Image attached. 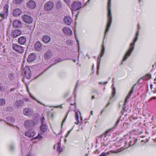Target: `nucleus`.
Segmentation results:
<instances>
[{
  "mask_svg": "<svg viewBox=\"0 0 156 156\" xmlns=\"http://www.w3.org/2000/svg\"><path fill=\"white\" fill-rule=\"evenodd\" d=\"M140 29V27L139 24H138L137 25V31L136 34V36L134 38L133 41L130 44L129 49L124 55L122 62L126 61L133 51L134 48L135 43L138 39L139 35V31Z\"/></svg>",
  "mask_w": 156,
  "mask_h": 156,
  "instance_id": "obj_1",
  "label": "nucleus"
},
{
  "mask_svg": "<svg viewBox=\"0 0 156 156\" xmlns=\"http://www.w3.org/2000/svg\"><path fill=\"white\" fill-rule=\"evenodd\" d=\"M111 0H108L107 9V20L106 25V27L104 34V39L106 35V33L109 30L112 22V16L111 10Z\"/></svg>",
  "mask_w": 156,
  "mask_h": 156,
  "instance_id": "obj_2",
  "label": "nucleus"
},
{
  "mask_svg": "<svg viewBox=\"0 0 156 156\" xmlns=\"http://www.w3.org/2000/svg\"><path fill=\"white\" fill-rule=\"evenodd\" d=\"M125 144L124 148H126L134 145L137 141V139L134 137H131L128 135L124 136L123 139Z\"/></svg>",
  "mask_w": 156,
  "mask_h": 156,
  "instance_id": "obj_3",
  "label": "nucleus"
},
{
  "mask_svg": "<svg viewBox=\"0 0 156 156\" xmlns=\"http://www.w3.org/2000/svg\"><path fill=\"white\" fill-rule=\"evenodd\" d=\"M21 19L23 22L29 24H31L33 21V18L30 15H23L22 16Z\"/></svg>",
  "mask_w": 156,
  "mask_h": 156,
  "instance_id": "obj_4",
  "label": "nucleus"
},
{
  "mask_svg": "<svg viewBox=\"0 0 156 156\" xmlns=\"http://www.w3.org/2000/svg\"><path fill=\"white\" fill-rule=\"evenodd\" d=\"M100 140L101 145L106 146L109 143V141L108 140V138L105 136L104 135H101L97 139L96 143H98V140Z\"/></svg>",
  "mask_w": 156,
  "mask_h": 156,
  "instance_id": "obj_5",
  "label": "nucleus"
},
{
  "mask_svg": "<svg viewBox=\"0 0 156 156\" xmlns=\"http://www.w3.org/2000/svg\"><path fill=\"white\" fill-rule=\"evenodd\" d=\"M82 3L79 1L73 2L71 4V9L72 11H76L79 10L82 6Z\"/></svg>",
  "mask_w": 156,
  "mask_h": 156,
  "instance_id": "obj_6",
  "label": "nucleus"
},
{
  "mask_svg": "<svg viewBox=\"0 0 156 156\" xmlns=\"http://www.w3.org/2000/svg\"><path fill=\"white\" fill-rule=\"evenodd\" d=\"M12 48L16 52L19 53H22L24 51V48L17 44L12 43Z\"/></svg>",
  "mask_w": 156,
  "mask_h": 156,
  "instance_id": "obj_7",
  "label": "nucleus"
},
{
  "mask_svg": "<svg viewBox=\"0 0 156 156\" xmlns=\"http://www.w3.org/2000/svg\"><path fill=\"white\" fill-rule=\"evenodd\" d=\"M35 123L34 121L31 120H28L25 121L23 125L27 129H32L34 126Z\"/></svg>",
  "mask_w": 156,
  "mask_h": 156,
  "instance_id": "obj_8",
  "label": "nucleus"
},
{
  "mask_svg": "<svg viewBox=\"0 0 156 156\" xmlns=\"http://www.w3.org/2000/svg\"><path fill=\"white\" fill-rule=\"evenodd\" d=\"M24 73L27 79H29L31 76V73L29 66H26L23 68Z\"/></svg>",
  "mask_w": 156,
  "mask_h": 156,
  "instance_id": "obj_9",
  "label": "nucleus"
},
{
  "mask_svg": "<svg viewBox=\"0 0 156 156\" xmlns=\"http://www.w3.org/2000/svg\"><path fill=\"white\" fill-rule=\"evenodd\" d=\"M25 132L24 135L29 138L32 137L34 136L35 132L32 129H29Z\"/></svg>",
  "mask_w": 156,
  "mask_h": 156,
  "instance_id": "obj_10",
  "label": "nucleus"
},
{
  "mask_svg": "<svg viewBox=\"0 0 156 156\" xmlns=\"http://www.w3.org/2000/svg\"><path fill=\"white\" fill-rule=\"evenodd\" d=\"M23 113L24 115L29 117L33 115V111L31 108H26L24 109Z\"/></svg>",
  "mask_w": 156,
  "mask_h": 156,
  "instance_id": "obj_11",
  "label": "nucleus"
},
{
  "mask_svg": "<svg viewBox=\"0 0 156 156\" xmlns=\"http://www.w3.org/2000/svg\"><path fill=\"white\" fill-rule=\"evenodd\" d=\"M53 3L51 1H48L45 4L44 8L45 10L50 11L53 9Z\"/></svg>",
  "mask_w": 156,
  "mask_h": 156,
  "instance_id": "obj_12",
  "label": "nucleus"
},
{
  "mask_svg": "<svg viewBox=\"0 0 156 156\" xmlns=\"http://www.w3.org/2000/svg\"><path fill=\"white\" fill-rule=\"evenodd\" d=\"M9 5H6L4 6V10H5V13L3 12H0V16L2 18L4 19L8 15Z\"/></svg>",
  "mask_w": 156,
  "mask_h": 156,
  "instance_id": "obj_13",
  "label": "nucleus"
},
{
  "mask_svg": "<svg viewBox=\"0 0 156 156\" xmlns=\"http://www.w3.org/2000/svg\"><path fill=\"white\" fill-rule=\"evenodd\" d=\"M119 120H118L116 122V124L112 128L108 130H107L104 134H102L101 135H104L105 136L107 137L110 136L112 133V130L113 128H114L115 127V126L117 125L118 123L119 122Z\"/></svg>",
  "mask_w": 156,
  "mask_h": 156,
  "instance_id": "obj_14",
  "label": "nucleus"
},
{
  "mask_svg": "<svg viewBox=\"0 0 156 156\" xmlns=\"http://www.w3.org/2000/svg\"><path fill=\"white\" fill-rule=\"evenodd\" d=\"M28 8L31 9H33L36 7V4L35 2L32 0H30L27 4Z\"/></svg>",
  "mask_w": 156,
  "mask_h": 156,
  "instance_id": "obj_15",
  "label": "nucleus"
},
{
  "mask_svg": "<svg viewBox=\"0 0 156 156\" xmlns=\"http://www.w3.org/2000/svg\"><path fill=\"white\" fill-rule=\"evenodd\" d=\"M21 34V32L19 30H15L12 31L11 36L13 38H15L20 35Z\"/></svg>",
  "mask_w": 156,
  "mask_h": 156,
  "instance_id": "obj_16",
  "label": "nucleus"
},
{
  "mask_svg": "<svg viewBox=\"0 0 156 156\" xmlns=\"http://www.w3.org/2000/svg\"><path fill=\"white\" fill-rule=\"evenodd\" d=\"M77 111V112L76 111H74L75 112V119L76 121V122H75V123L76 124L78 125L79 123L80 122H79V115H78V112H79L80 115V120H82V117L81 116V112H80V111H79V110H78Z\"/></svg>",
  "mask_w": 156,
  "mask_h": 156,
  "instance_id": "obj_17",
  "label": "nucleus"
},
{
  "mask_svg": "<svg viewBox=\"0 0 156 156\" xmlns=\"http://www.w3.org/2000/svg\"><path fill=\"white\" fill-rule=\"evenodd\" d=\"M12 25L15 28H20L21 27L22 23L19 20H14L13 22Z\"/></svg>",
  "mask_w": 156,
  "mask_h": 156,
  "instance_id": "obj_18",
  "label": "nucleus"
},
{
  "mask_svg": "<svg viewBox=\"0 0 156 156\" xmlns=\"http://www.w3.org/2000/svg\"><path fill=\"white\" fill-rule=\"evenodd\" d=\"M62 31L67 36L71 35L72 34V30L67 27H64L62 29Z\"/></svg>",
  "mask_w": 156,
  "mask_h": 156,
  "instance_id": "obj_19",
  "label": "nucleus"
},
{
  "mask_svg": "<svg viewBox=\"0 0 156 156\" xmlns=\"http://www.w3.org/2000/svg\"><path fill=\"white\" fill-rule=\"evenodd\" d=\"M36 58V55L34 53H32L30 54L27 58V61L29 62H30L34 61Z\"/></svg>",
  "mask_w": 156,
  "mask_h": 156,
  "instance_id": "obj_20",
  "label": "nucleus"
},
{
  "mask_svg": "<svg viewBox=\"0 0 156 156\" xmlns=\"http://www.w3.org/2000/svg\"><path fill=\"white\" fill-rule=\"evenodd\" d=\"M18 42L20 44L23 45L26 42V38L23 36L20 37L18 38Z\"/></svg>",
  "mask_w": 156,
  "mask_h": 156,
  "instance_id": "obj_21",
  "label": "nucleus"
},
{
  "mask_svg": "<svg viewBox=\"0 0 156 156\" xmlns=\"http://www.w3.org/2000/svg\"><path fill=\"white\" fill-rule=\"evenodd\" d=\"M34 48L36 50L40 51L42 48L41 44L39 41H37L35 44Z\"/></svg>",
  "mask_w": 156,
  "mask_h": 156,
  "instance_id": "obj_22",
  "label": "nucleus"
},
{
  "mask_svg": "<svg viewBox=\"0 0 156 156\" xmlns=\"http://www.w3.org/2000/svg\"><path fill=\"white\" fill-rule=\"evenodd\" d=\"M21 13L22 11L20 9H16L13 10L12 14L14 16L17 17L20 16Z\"/></svg>",
  "mask_w": 156,
  "mask_h": 156,
  "instance_id": "obj_23",
  "label": "nucleus"
},
{
  "mask_svg": "<svg viewBox=\"0 0 156 156\" xmlns=\"http://www.w3.org/2000/svg\"><path fill=\"white\" fill-rule=\"evenodd\" d=\"M64 22L68 25H70L72 21V19L69 16H66L64 17Z\"/></svg>",
  "mask_w": 156,
  "mask_h": 156,
  "instance_id": "obj_24",
  "label": "nucleus"
},
{
  "mask_svg": "<svg viewBox=\"0 0 156 156\" xmlns=\"http://www.w3.org/2000/svg\"><path fill=\"white\" fill-rule=\"evenodd\" d=\"M133 87L131 90L130 91L129 94L126 96L124 101V106L126 103L128 102V100L129 99L130 97H131V95L133 93Z\"/></svg>",
  "mask_w": 156,
  "mask_h": 156,
  "instance_id": "obj_25",
  "label": "nucleus"
},
{
  "mask_svg": "<svg viewBox=\"0 0 156 156\" xmlns=\"http://www.w3.org/2000/svg\"><path fill=\"white\" fill-rule=\"evenodd\" d=\"M47 130V126L46 125L44 124L41 125L40 126V132L44 133L46 132Z\"/></svg>",
  "mask_w": 156,
  "mask_h": 156,
  "instance_id": "obj_26",
  "label": "nucleus"
},
{
  "mask_svg": "<svg viewBox=\"0 0 156 156\" xmlns=\"http://www.w3.org/2000/svg\"><path fill=\"white\" fill-rule=\"evenodd\" d=\"M43 41L45 43H48L49 42L50 40V37L48 36H44L42 38Z\"/></svg>",
  "mask_w": 156,
  "mask_h": 156,
  "instance_id": "obj_27",
  "label": "nucleus"
},
{
  "mask_svg": "<svg viewBox=\"0 0 156 156\" xmlns=\"http://www.w3.org/2000/svg\"><path fill=\"white\" fill-rule=\"evenodd\" d=\"M51 53L50 51H48L45 53L44 57L46 59H49L51 57Z\"/></svg>",
  "mask_w": 156,
  "mask_h": 156,
  "instance_id": "obj_28",
  "label": "nucleus"
},
{
  "mask_svg": "<svg viewBox=\"0 0 156 156\" xmlns=\"http://www.w3.org/2000/svg\"><path fill=\"white\" fill-rule=\"evenodd\" d=\"M44 134V133L40 132L38 133L37 136L34 138L35 139H39L40 140H41L43 139V137L42 136Z\"/></svg>",
  "mask_w": 156,
  "mask_h": 156,
  "instance_id": "obj_29",
  "label": "nucleus"
},
{
  "mask_svg": "<svg viewBox=\"0 0 156 156\" xmlns=\"http://www.w3.org/2000/svg\"><path fill=\"white\" fill-rule=\"evenodd\" d=\"M61 144L60 142H58L57 145V150L59 153L61 152L63 150L62 148L61 147Z\"/></svg>",
  "mask_w": 156,
  "mask_h": 156,
  "instance_id": "obj_30",
  "label": "nucleus"
},
{
  "mask_svg": "<svg viewBox=\"0 0 156 156\" xmlns=\"http://www.w3.org/2000/svg\"><path fill=\"white\" fill-rule=\"evenodd\" d=\"M151 78V74H148L143 76L142 77L143 80H147L150 79Z\"/></svg>",
  "mask_w": 156,
  "mask_h": 156,
  "instance_id": "obj_31",
  "label": "nucleus"
},
{
  "mask_svg": "<svg viewBox=\"0 0 156 156\" xmlns=\"http://www.w3.org/2000/svg\"><path fill=\"white\" fill-rule=\"evenodd\" d=\"M24 104V101L22 100L17 101L16 102V104L18 106H21L23 105Z\"/></svg>",
  "mask_w": 156,
  "mask_h": 156,
  "instance_id": "obj_32",
  "label": "nucleus"
},
{
  "mask_svg": "<svg viewBox=\"0 0 156 156\" xmlns=\"http://www.w3.org/2000/svg\"><path fill=\"white\" fill-rule=\"evenodd\" d=\"M6 103V101L4 98H0V106H3Z\"/></svg>",
  "mask_w": 156,
  "mask_h": 156,
  "instance_id": "obj_33",
  "label": "nucleus"
},
{
  "mask_svg": "<svg viewBox=\"0 0 156 156\" xmlns=\"http://www.w3.org/2000/svg\"><path fill=\"white\" fill-rule=\"evenodd\" d=\"M112 98H113L115 94V88L114 87V84H113L112 86Z\"/></svg>",
  "mask_w": 156,
  "mask_h": 156,
  "instance_id": "obj_34",
  "label": "nucleus"
},
{
  "mask_svg": "<svg viewBox=\"0 0 156 156\" xmlns=\"http://www.w3.org/2000/svg\"><path fill=\"white\" fill-rule=\"evenodd\" d=\"M105 51V48L103 44L102 45V49H101V52L100 55L101 57H102L104 55V53Z\"/></svg>",
  "mask_w": 156,
  "mask_h": 156,
  "instance_id": "obj_35",
  "label": "nucleus"
},
{
  "mask_svg": "<svg viewBox=\"0 0 156 156\" xmlns=\"http://www.w3.org/2000/svg\"><path fill=\"white\" fill-rule=\"evenodd\" d=\"M120 151H119V150H112L110 151L109 152H108L107 153H106V155H108L110 154V152H111L112 153H117L119 152Z\"/></svg>",
  "mask_w": 156,
  "mask_h": 156,
  "instance_id": "obj_36",
  "label": "nucleus"
},
{
  "mask_svg": "<svg viewBox=\"0 0 156 156\" xmlns=\"http://www.w3.org/2000/svg\"><path fill=\"white\" fill-rule=\"evenodd\" d=\"M66 44L67 45H72L73 43V41L71 40H68L66 41Z\"/></svg>",
  "mask_w": 156,
  "mask_h": 156,
  "instance_id": "obj_37",
  "label": "nucleus"
},
{
  "mask_svg": "<svg viewBox=\"0 0 156 156\" xmlns=\"http://www.w3.org/2000/svg\"><path fill=\"white\" fill-rule=\"evenodd\" d=\"M30 96L32 98H33L34 100H35L36 101H37L40 104H41L42 105L44 106H45V105L44 104H43L42 103L38 101L37 99H36L35 98H34L33 96L31 95L30 94Z\"/></svg>",
  "mask_w": 156,
  "mask_h": 156,
  "instance_id": "obj_38",
  "label": "nucleus"
},
{
  "mask_svg": "<svg viewBox=\"0 0 156 156\" xmlns=\"http://www.w3.org/2000/svg\"><path fill=\"white\" fill-rule=\"evenodd\" d=\"M61 3L60 1H58L56 3V6L58 8H59L61 7Z\"/></svg>",
  "mask_w": 156,
  "mask_h": 156,
  "instance_id": "obj_39",
  "label": "nucleus"
},
{
  "mask_svg": "<svg viewBox=\"0 0 156 156\" xmlns=\"http://www.w3.org/2000/svg\"><path fill=\"white\" fill-rule=\"evenodd\" d=\"M74 34H75V37L76 39V42L77 43V45L78 46V50H79V48H80L79 41L78 40V39L77 38V37H76V35H75V33H74Z\"/></svg>",
  "mask_w": 156,
  "mask_h": 156,
  "instance_id": "obj_40",
  "label": "nucleus"
},
{
  "mask_svg": "<svg viewBox=\"0 0 156 156\" xmlns=\"http://www.w3.org/2000/svg\"><path fill=\"white\" fill-rule=\"evenodd\" d=\"M9 77L11 80H12L13 79V74L12 73H11L9 75Z\"/></svg>",
  "mask_w": 156,
  "mask_h": 156,
  "instance_id": "obj_41",
  "label": "nucleus"
},
{
  "mask_svg": "<svg viewBox=\"0 0 156 156\" xmlns=\"http://www.w3.org/2000/svg\"><path fill=\"white\" fill-rule=\"evenodd\" d=\"M9 119L10 120H9V122L11 123H13L15 121V119L12 117H10L9 118Z\"/></svg>",
  "mask_w": 156,
  "mask_h": 156,
  "instance_id": "obj_42",
  "label": "nucleus"
},
{
  "mask_svg": "<svg viewBox=\"0 0 156 156\" xmlns=\"http://www.w3.org/2000/svg\"><path fill=\"white\" fill-rule=\"evenodd\" d=\"M79 84V83L78 82V81L76 82V85H75V89H74V93L76 91V90H77V87L78 86Z\"/></svg>",
  "mask_w": 156,
  "mask_h": 156,
  "instance_id": "obj_43",
  "label": "nucleus"
},
{
  "mask_svg": "<svg viewBox=\"0 0 156 156\" xmlns=\"http://www.w3.org/2000/svg\"><path fill=\"white\" fill-rule=\"evenodd\" d=\"M22 0H15V3L16 4H19L22 2Z\"/></svg>",
  "mask_w": 156,
  "mask_h": 156,
  "instance_id": "obj_44",
  "label": "nucleus"
},
{
  "mask_svg": "<svg viewBox=\"0 0 156 156\" xmlns=\"http://www.w3.org/2000/svg\"><path fill=\"white\" fill-rule=\"evenodd\" d=\"M64 1L68 5H70V0H64Z\"/></svg>",
  "mask_w": 156,
  "mask_h": 156,
  "instance_id": "obj_45",
  "label": "nucleus"
},
{
  "mask_svg": "<svg viewBox=\"0 0 156 156\" xmlns=\"http://www.w3.org/2000/svg\"><path fill=\"white\" fill-rule=\"evenodd\" d=\"M44 117H42L41 119V125L44 124L43 122L44 120Z\"/></svg>",
  "mask_w": 156,
  "mask_h": 156,
  "instance_id": "obj_46",
  "label": "nucleus"
},
{
  "mask_svg": "<svg viewBox=\"0 0 156 156\" xmlns=\"http://www.w3.org/2000/svg\"><path fill=\"white\" fill-rule=\"evenodd\" d=\"M61 61V60L60 58H58L55 60V63L59 62Z\"/></svg>",
  "mask_w": 156,
  "mask_h": 156,
  "instance_id": "obj_47",
  "label": "nucleus"
},
{
  "mask_svg": "<svg viewBox=\"0 0 156 156\" xmlns=\"http://www.w3.org/2000/svg\"><path fill=\"white\" fill-rule=\"evenodd\" d=\"M3 87L2 84V83L0 82V92L3 90Z\"/></svg>",
  "mask_w": 156,
  "mask_h": 156,
  "instance_id": "obj_48",
  "label": "nucleus"
},
{
  "mask_svg": "<svg viewBox=\"0 0 156 156\" xmlns=\"http://www.w3.org/2000/svg\"><path fill=\"white\" fill-rule=\"evenodd\" d=\"M106 153L103 152L99 156H106Z\"/></svg>",
  "mask_w": 156,
  "mask_h": 156,
  "instance_id": "obj_49",
  "label": "nucleus"
},
{
  "mask_svg": "<svg viewBox=\"0 0 156 156\" xmlns=\"http://www.w3.org/2000/svg\"><path fill=\"white\" fill-rule=\"evenodd\" d=\"M72 129L70 130H69L67 133V134L66 135V136H65V137H67L70 134V133L72 130Z\"/></svg>",
  "mask_w": 156,
  "mask_h": 156,
  "instance_id": "obj_50",
  "label": "nucleus"
},
{
  "mask_svg": "<svg viewBox=\"0 0 156 156\" xmlns=\"http://www.w3.org/2000/svg\"><path fill=\"white\" fill-rule=\"evenodd\" d=\"M141 80H143V79L142 78V77H141V78H140V79H139L138 80V82H137L138 83H141Z\"/></svg>",
  "mask_w": 156,
  "mask_h": 156,
  "instance_id": "obj_51",
  "label": "nucleus"
},
{
  "mask_svg": "<svg viewBox=\"0 0 156 156\" xmlns=\"http://www.w3.org/2000/svg\"><path fill=\"white\" fill-rule=\"evenodd\" d=\"M108 83V82L107 81V82H104V83H102V82H99V83L100 84H107V83Z\"/></svg>",
  "mask_w": 156,
  "mask_h": 156,
  "instance_id": "obj_52",
  "label": "nucleus"
},
{
  "mask_svg": "<svg viewBox=\"0 0 156 156\" xmlns=\"http://www.w3.org/2000/svg\"><path fill=\"white\" fill-rule=\"evenodd\" d=\"M23 100L25 101H29V99L28 98H24L23 99Z\"/></svg>",
  "mask_w": 156,
  "mask_h": 156,
  "instance_id": "obj_53",
  "label": "nucleus"
},
{
  "mask_svg": "<svg viewBox=\"0 0 156 156\" xmlns=\"http://www.w3.org/2000/svg\"><path fill=\"white\" fill-rule=\"evenodd\" d=\"M10 149L11 150H12L14 149V147L12 145H11L10 147Z\"/></svg>",
  "mask_w": 156,
  "mask_h": 156,
  "instance_id": "obj_54",
  "label": "nucleus"
},
{
  "mask_svg": "<svg viewBox=\"0 0 156 156\" xmlns=\"http://www.w3.org/2000/svg\"><path fill=\"white\" fill-rule=\"evenodd\" d=\"M26 156H34L31 154L30 153L27 154Z\"/></svg>",
  "mask_w": 156,
  "mask_h": 156,
  "instance_id": "obj_55",
  "label": "nucleus"
},
{
  "mask_svg": "<svg viewBox=\"0 0 156 156\" xmlns=\"http://www.w3.org/2000/svg\"><path fill=\"white\" fill-rule=\"evenodd\" d=\"M66 118L64 119V120H63L62 122V125H63V123L65 122V120L66 119Z\"/></svg>",
  "mask_w": 156,
  "mask_h": 156,
  "instance_id": "obj_56",
  "label": "nucleus"
},
{
  "mask_svg": "<svg viewBox=\"0 0 156 156\" xmlns=\"http://www.w3.org/2000/svg\"><path fill=\"white\" fill-rule=\"evenodd\" d=\"M153 84H151L150 85V88L151 89H152V87H153Z\"/></svg>",
  "mask_w": 156,
  "mask_h": 156,
  "instance_id": "obj_57",
  "label": "nucleus"
},
{
  "mask_svg": "<svg viewBox=\"0 0 156 156\" xmlns=\"http://www.w3.org/2000/svg\"><path fill=\"white\" fill-rule=\"evenodd\" d=\"M5 10H4V7L3 8V10L2 11H0V12H3L5 13Z\"/></svg>",
  "mask_w": 156,
  "mask_h": 156,
  "instance_id": "obj_58",
  "label": "nucleus"
},
{
  "mask_svg": "<svg viewBox=\"0 0 156 156\" xmlns=\"http://www.w3.org/2000/svg\"><path fill=\"white\" fill-rule=\"evenodd\" d=\"M153 93L154 94L156 93V88L155 89V90L153 91Z\"/></svg>",
  "mask_w": 156,
  "mask_h": 156,
  "instance_id": "obj_59",
  "label": "nucleus"
},
{
  "mask_svg": "<svg viewBox=\"0 0 156 156\" xmlns=\"http://www.w3.org/2000/svg\"><path fill=\"white\" fill-rule=\"evenodd\" d=\"M15 89L14 88H11V89H10V91H13L14 90H15Z\"/></svg>",
  "mask_w": 156,
  "mask_h": 156,
  "instance_id": "obj_60",
  "label": "nucleus"
},
{
  "mask_svg": "<svg viewBox=\"0 0 156 156\" xmlns=\"http://www.w3.org/2000/svg\"><path fill=\"white\" fill-rule=\"evenodd\" d=\"M153 99H156V97H154L152 98Z\"/></svg>",
  "mask_w": 156,
  "mask_h": 156,
  "instance_id": "obj_61",
  "label": "nucleus"
},
{
  "mask_svg": "<svg viewBox=\"0 0 156 156\" xmlns=\"http://www.w3.org/2000/svg\"><path fill=\"white\" fill-rule=\"evenodd\" d=\"M91 0H88V1H87V2H86V4H87V3H89L90 1Z\"/></svg>",
  "mask_w": 156,
  "mask_h": 156,
  "instance_id": "obj_62",
  "label": "nucleus"
},
{
  "mask_svg": "<svg viewBox=\"0 0 156 156\" xmlns=\"http://www.w3.org/2000/svg\"><path fill=\"white\" fill-rule=\"evenodd\" d=\"M110 104V102H109H109L107 104V105H106V107H107L109 104Z\"/></svg>",
  "mask_w": 156,
  "mask_h": 156,
  "instance_id": "obj_63",
  "label": "nucleus"
},
{
  "mask_svg": "<svg viewBox=\"0 0 156 156\" xmlns=\"http://www.w3.org/2000/svg\"><path fill=\"white\" fill-rule=\"evenodd\" d=\"M90 114H91V115H93V111H91Z\"/></svg>",
  "mask_w": 156,
  "mask_h": 156,
  "instance_id": "obj_64",
  "label": "nucleus"
}]
</instances>
